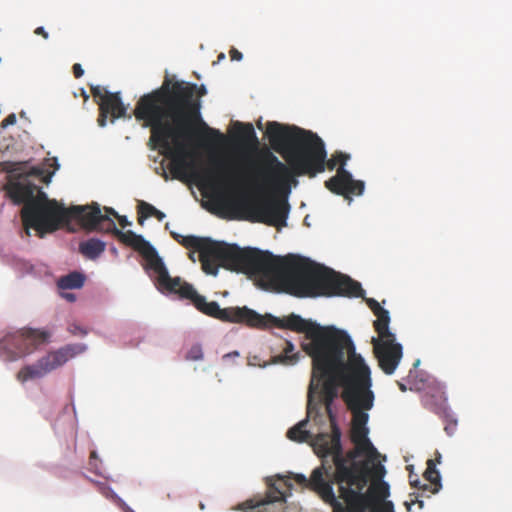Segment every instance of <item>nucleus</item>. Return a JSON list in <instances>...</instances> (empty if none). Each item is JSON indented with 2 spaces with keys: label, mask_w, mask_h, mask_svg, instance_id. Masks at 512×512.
<instances>
[{
  "label": "nucleus",
  "mask_w": 512,
  "mask_h": 512,
  "mask_svg": "<svg viewBox=\"0 0 512 512\" xmlns=\"http://www.w3.org/2000/svg\"><path fill=\"white\" fill-rule=\"evenodd\" d=\"M206 93L204 85L165 77L159 88L139 98L133 114L137 121L143 122V127L150 128L151 148H161L171 158L169 171L172 178L182 182L193 178L200 186L217 192L219 203L237 209L239 219L280 230L287 225L290 210L287 199L270 198L254 202L229 200L222 190L233 177L224 163L217 162L213 168L200 171L193 161L188 160L187 144L196 127L199 128L198 135L204 146L220 145L225 141L223 133L209 127L202 119L200 98Z\"/></svg>",
  "instance_id": "1"
},
{
  "label": "nucleus",
  "mask_w": 512,
  "mask_h": 512,
  "mask_svg": "<svg viewBox=\"0 0 512 512\" xmlns=\"http://www.w3.org/2000/svg\"><path fill=\"white\" fill-rule=\"evenodd\" d=\"M171 236L185 248L199 252L202 270L209 275L216 276L219 267H223L256 276L266 288L299 298L364 297L365 291L359 282L307 258L276 257L268 251L242 249L194 235L171 232Z\"/></svg>",
  "instance_id": "2"
},
{
  "label": "nucleus",
  "mask_w": 512,
  "mask_h": 512,
  "mask_svg": "<svg viewBox=\"0 0 512 512\" xmlns=\"http://www.w3.org/2000/svg\"><path fill=\"white\" fill-rule=\"evenodd\" d=\"M266 134L274 151L279 153L288 165L281 162L271 151L262 154L264 175L267 181L278 188L289 189L295 176L315 177L325 168L333 170L339 165L336 174L325 181L332 193L343 196L349 203L352 196H360L365 189L362 180L353 179L345 169L350 156L336 152L326 162L327 153L322 139L315 133L294 125H285L275 121L267 122Z\"/></svg>",
  "instance_id": "3"
},
{
  "label": "nucleus",
  "mask_w": 512,
  "mask_h": 512,
  "mask_svg": "<svg viewBox=\"0 0 512 512\" xmlns=\"http://www.w3.org/2000/svg\"><path fill=\"white\" fill-rule=\"evenodd\" d=\"M201 312L223 322L245 324L252 328L277 327L305 333L310 342L303 343L302 349L312 358V377L308 388L310 415L315 408L314 393L323 375L357 354L351 337L345 331L322 327L296 314L280 319L271 314L261 315L246 306L220 308L215 301H206Z\"/></svg>",
  "instance_id": "4"
},
{
  "label": "nucleus",
  "mask_w": 512,
  "mask_h": 512,
  "mask_svg": "<svg viewBox=\"0 0 512 512\" xmlns=\"http://www.w3.org/2000/svg\"><path fill=\"white\" fill-rule=\"evenodd\" d=\"M331 433L318 434L312 443L315 453L322 458V465L315 468L310 478H306L303 474H290L287 476L275 475L265 479L267 491L264 497L259 499H249L238 505V509L244 512H282L286 499L291 495L292 483L291 479L301 486L303 489H309L317 493L321 498L322 495L313 488L310 481H312L314 473L319 470L322 475V481L325 484L332 486V482H328L324 478V474H328L325 468V459L331 457L337 471L338 460L342 459L345 464L351 465L352 463H367L366 461H357L358 456H366L373 458L377 454L376 448L373 446L368 438L367 427H356L351 425V441L354 443L355 448L348 451L343 455L341 445V430L338 427L335 416H331ZM332 492L333 487H331ZM335 495V493H333Z\"/></svg>",
  "instance_id": "5"
},
{
  "label": "nucleus",
  "mask_w": 512,
  "mask_h": 512,
  "mask_svg": "<svg viewBox=\"0 0 512 512\" xmlns=\"http://www.w3.org/2000/svg\"><path fill=\"white\" fill-rule=\"evenodd\" d=\"M372 379L369 366L360 354H355L345 362L334 368L328 374L323 375L319 381V388L314 393V404L311 415L307 409V418L320 416L322 406L331 421V406L338 397V389L341 387V397L352 412V426L367 427L369 415L366 411L372 409L374 393L371 390Z\"/></svg>",
  "instance_id": "6"
},
{
  "label": "nucleus",
  "mask_w": 512,
  "mask_h": 512,
  "mask_svg": "<svg viewBox=\"0 0 512 512\" xmlns=\"http://www.w3.org/2000/svg\"><path fill=\"white\" fill-rule=\"evenodd\" d=\"M8 182L4 189L15 204H23L21 219L26 236L34 229L39 237L56 231L66 224V208L56 200L48 199L45 192L32 178H40L43 171L33 167L27 170L26 163H11Z\"/></svg>",
  "instance_id": "7"
},
{
  "label": "nucleus",
  "mask_w": 512,
  "mask_h": 512,
  "mask_svg": "<svg viewBox=\"0 0 512 512\" xmlns=\"http://www.w3.org/2000/svg\"><path fill=\"white\" fill-rule=\"evenodd\" d=\"M368 463H352L346 465L340 459L337 463V471H334L332 485H338L339 497L343 499L346 507L342 504L345 512H367L386 502L389 496L388 483L379 480L374 481L364 491L369 481Z\"/></svg>",
  "instance_id": "8"
},
{
  "label": "nucleus",
  "mask_w": 512,
  "mask_h": 512,
  "mask_svg": "<svg viewBox=\"0 0 512 512\" xmlns=\"http://www.w3.org/2000/svg\"><path fill=\"white\" fill-rule=\"evenodd\" d=\"M116 238L141 254L147 263V268L157 274V282L162 290L177 294L182 299L190 300L196 309L201 312L206 298L198 294L191 284L183 281L180 277L172 278L155 248L143 236L131 230L125 232L116 230Z\"/></svg>",
  "instance_id": "9"
},
{
  "label": "nucleus",
  "mask_w": 512,
  "mask_h": 512,
  "mask_svg": "<svg viewBox=\"0 0 512 512\" xmlns=\"http://www.w3.org/2000/svg\"><path fill=\"white\" fill-rule=\"evenodd\" d=\"M116 238L141 254L147 263V268L157 274V282L162 290L177 294L182 299L190 300L196 309L201 312L206 298L198 294L191 284L183 281L180 277L172 278L155 248L143 236L131 230L125 232L116 230Z\"/></svg>",
  "instance_id": "10"
},
{
  "label": "nucleus",
  "mask_w": 512,
  "mask_h": 512,
  "mask_svg": "<svg viewBox=\"0 0 512 512\" xmlns=\"http://www.w3.org/2000/svg\"><path fill=\"white\" fill-rule=\"evenodd\" d=\"M116 238L141 254L147 263V268L157 274V282L162 290L177 294L182 299L190 300L196 309L201 312L206 298L198 294L191 284L183 281L180 277L172 278L155 248L143 236L131 230L125 232L116 230Z\"/></svg>",
  "instance_id": "11"
},
{
  "label": "nucleus",
  "mask_w": 512,
  "mask_h": 512,
  "mask_svg": "<svg viewBox=\"0 0 512 512\" xmlns=\"http://www.w3.org/2000/svg\"><path fill=\"white\" fill-rule=\"evenodd\" d=\"M85 350V344L76 343L65 345L58 350L49 352L36 363L23 366L18 371L16 378L21 383L42 378L46 374L63 366L69 359L83 353Z\"/></svg>",
  "instance_id": "12"
},
{
  "label": "nucleus",
  "mask_w": 512,
  "mask_h": 512,
  "mask_svg": "<svg viewBox=\"0 0 512 512\" xmlns=\"http://www.w3.org/2000/svg\"><path fill=\"white\" fill-rule=\"evenodd\" d=\"M49 333L43 330L23 328L6 334L0 340V357L7 362L16 361L47 341Z\"/></svg>",
  "instance_id": "13"
},
{
  "label": "nucleus",
  "mask_w": 512,
  "mask_h": 512,
  "mask_svg": "<svg viewBox=\"0 0 512 512\" xmlns=\"http://www.w3.org/2000/svg\"><path fill=\"white\" fill-rule=\"evenodd\" d=\"M372 344L379 367L385 374H393L402 358L401 344L396 343L395 338L385 340L373 338Z\"/></svg>",
  "instance_id": "14"
},
{
  "label": "nucleus",
  "mask_w": 512,
  "mask_h": 512,
  "mask_svg": "<svg viewBox=\"0 0 512 512\" xmlns=\"http://www.w3.org/2000/svg\"><path fill=\"white\" fill-rule=\"evenodd\" d=\"M99 104V117L98 125L104 127L107 123V118L111 116V122H114L119 118H131V115H127V108L123 104L120 92H109L105 91L102 101Z\"/></svg>",
  "instance_id": "15"
},
{
  "label": "nucleus",
  "mask_w": 512,
  "mask_h": 512,
  "mask_svg": "<svg viewBox=\"0 0 512 512\" xmlns=\"http://www.w3.org/2000/svg\"><path fill=\"white\" fill-rule=\"evenodd\" d=\"M66 212V224L69 223L71 219H75L88 231H94V229L97 228V223L102 214L98 203L86 206L74 205L66 208Z\"/></svg>",
  "instance_id": "16"
},
{
  "label": "nucleus",
  "mask_w": 512,
  "mask_h": 512,
  "mask_svg": "<svg viewBox=\"0 0 512 512\" xmlns=\"http://www.w3.org/2000/svg\"><path fill=\"white\" fill-rule=\"evenodd\" d=\"M447 399L444 391L439 388H429L422 395V404L425 408L437 415H446Z\"/></svg>",
  "instance_id": "17"
},
{
  "label": "nucleus",
  "mask_w": 512,
  "mask_h": 512,
  "mask_svg": "<svg viewBox=\"0 0 512 512\" xmlns=\"http://www.w3.org/2000/svg\"><path fill=\"white\" fill-rule=\"evenodd\" d=\"M322 480L321 472L317 470L310 484L322 495V500L332 507L333 512H345L342 503L334 496L331 486L323 483Z\"/></svg>",
  "instance_id": "18"
},
{
  "label": "nucleus",
  "mask_w": 512,
  "mask_h": 512,
  "mask_svg": "<svg viewBox=\"0 0 512 512\" xmlns=\"http://www.w3.org/2000/svg\"><path fill=\"white\" fill-rule=\"evenodd\" d=\"M300 359V352L295 351L294 344L289 340L283 341L282 352L272 356L268 364H280L284 366L295 365ZM267 363L263 365L265 367Z\"/></svg>",
  "instance_id": "19"
},
{
  "label": "nucleus",
  "mask_w": 512,
  "mask_h": 512,
  "mask_svg": "<svg viewBox=\"0 0 512 512\" xmlns=\"http://www.w3.org/2000/svg\"><path fill=\"white\" fill-rule=\"evenodd\" d=\"M234 137L242 144H258V139L251 123L236 122L234 125Z\"/></svg>",
  "instance_id": "20"
},
{
  "label": "nucleus",
  "mask_w": 512,
  "mask_h": 512,
  "mask_svg": "<svg viewBox=\"0 0 512 512\" xmlns=\"http://www.w3.org/2000/svg\"><path fill=\"white\" fill-rule=\"evenodd\" d=\"M105 248V242L97 238H90L79 244V252L86 258L92 260L98 258L105 251Z\"/></svg>",
  "instance_id": "21"
},
{
  "label": "nucleus",
  "mask_w": 512,
  "mask_h": 512,
  "mask_svg": "<svg viewBox=\"0 0 512 512\" xmlns=\"http://www.w3.org/2000/svg\"><path fill=\"white\" fill-rule=\"evenodd\" d=\"M441 455L437 453L436 459H429L427 461V468L424 472V477L427 481L430 482V489H428L431 493H437L441 488V477L439 471L436 469V462H440Z\"/></svg>",
  "instance_id": "22"
},
{
  "label": "nucleus",
  "mask_w": 512,
  "mask_h": 512,
  "mask_svg": "<svg viewBox=\"0 0 512 512\" xmlns=\"http://www.w3.org/2000/svg\"><path fill=\"white\" fill-rule=\"evenodd\" d=\"M377 319L374 321V329L378 333L376 340H385L395 338V335L389 330L390 316L386 309L375 314Z\"/></svg>",
  "instance_id": "23"
},
{
  "label": "nucleus",
  "mask_w": 512,
  "mask_h": 512,
  "mask_svg": "<svg viewBox=\"0 0 512 512\" xmlns=\"http://www.w3.org/2000/svg\"><path fill=\"white\" fill-rule=\"evenodd\" d=\"M85 276L79 272H71L68 275L61 277L57 286L59 289H79L84 285Z\"/></svg>",
  "instance_id": "24"
},
{
  "label": "nucleus",
  "mask_w": 512,
  "mask_h": 512,
  "mask_svg": "<svg viewBox=\"0 0 512 512\" xmlns=\"http://www.w3.org/2000/svg\"><path fill=\"white\" fill-rule=\"evenodd\" d=\"M308 420H302L297 425L290 428L287 432V437L296 442H305L311 437V434L306 430Z\"/></svg>",
  "instance_id": "25"
},
{
  "label": "nucleus",
  "mask_w": 512,
  "mask_h": 512,
  "mask_svg": "<svg viewBox=\"0 0 512 512\" xmlns=\"http://www.w3.org/2000/svg\"><path fill=\"white\" fill-rule=\"evenodd\" d=\"M116 230H119L116 227V224L112 218L108 215L101 214L99 222L97 223V228L94 231L112 233L116 237Z\"/></svg>",
  "instance_id": "26"
},
{
  "label": "nucleus",
  "mask_w": 512,
  "mask_h": 512,
  "mask_svg": "<svg viewBox=\"0 0 512 512\" xmlns=\"http://www.w3.org/2000/svg\"><path fill=\"white\" fill-rule=\"evenodd\" d=\"M137 209H138V223L140 225H143L144 221L148 217L153 216L157 210L153 205H151L145 201H139L138 205H137Z\"/></svg>",
  "instance_id": "27"
},
{
  "label": "nucleus",
  "mask_w": 512,
  "mask_h": 512,
  "mask_svg": "<svg viewBox=\"0 0 512 512\" xmlns=\"http://www.w3.org/2000/svg\"><path fill=\"white\" fill-rule=\"evenodd\" d=\"M186 360L190 361H198L203 359V351L202 347L199 344L193 345L187 352L185 356Z\"/></svg>",
  "instance_id": "28"
},
{
  "label": "nucleus",
  "mask_w": 512,
  "mask_h": 512,
  "mask_svg": "<svg viewBox=\"0 0 512 512\" xmlns=\"http://www.w3.org/2000/svg\"><path fill=\"white\" fill-rule=\"evenodd\" d=\"M368 511H371V512H394L393 503L391 501H386L378 506H375V508H370Z\"/></svg>",
  "instance_id": "29"
},
{
  "label": "nucleus",
  "mask_w": 512,
  "mask_h": 512,
  "mask_svg": "<svg viewBox=\"0 0 512 512\" xmlns=\"http://www.w3.org/2000/svg\"><path fill=\"white\" fill-rule=\"evenodd\" d=\"M68 331L72 334V335H86L87 334V330L83 327H81L79 324L77 323H71L69 326H68Z\"/></svg>",
  "instance_id": "30"
},
{
  "label": "nucleus",
  "mask_w": 512,
  "mask_h": 512,
  "mask_svg": "<svg viewBox=\"0 0 512 512\" xmlns=\"http://www.w3.org/2000/svg\"><path fill=\"white\" fill-rule=\"evenodd\" d=\"M365 302L368 305V307L372 310V312L375 314H378V312L382 311L384 308L380 306L378 301H376L373 298H365Z\"/></svg>",
  "instance_id": "31"
},
{
  "label": "nucleus",
  "mask_w": 512,
  "mask_h": 512,
  "mask_svg": "<svg viewBox=\"0 0 512 512\" xmlns=\"http://www.w3.org/2000/svg\"><path fill=\"white\" fill-rule=\"evenodd\" d=\"M446 417V424H445V431L448 435H453L455 430H456V426H457V421L456 420H453V419H448V415H444Z\"/></svg>",
  "instance_id": "32"
},
{
  "label": "nucleus",
  "mask_w": 512,
  "mask_h": 512,
  "mask_svg": "<svg viewBox=\"0 0 512 512\" xmlns=\"http://www.w3.org/2000/svg\"><path fill=\"white\" fill-rule=\"evenodd\" d=\"M105 89L101 86H92L91 87V93L94 98L99 99V101H102L105 93Z\"/></svg>",
  "instance_id": "33"
},
{
  "label": "nucleus",
  "mask_w": 512,
  "mask_h": 512,
  "mask_svg": "<svg viewBox=\"0 0 512 512\" xmlns=\"http://www.w3.org/2000/svg\"><path fill=\"white\" fill-rule=\"evenodd\" d=\"M410 484H411V486L418 488V489H422L423 491H427L428 489H430V486L428 484L421 485L420 481L418 479L413 480L411 476H410Z\"/></svg>",
  "instance_id": "34"
},
{
  "label": "nucleus",
  "mask_w": 512,
  "mask_h": 512,
  "mask_svg": "<svg viewBox=\"0 0 512 512\" xmlns=\"http://www.w3.org/2000/svg\"><path fill=\"white\" fill-rule=\"evenodd\" d=\"M72 69H73V74H74L75 78H80L83 76L84 70L79 63L74 64Z\"/></svg>",
  "instance_id": "35"
},
{
  "label": "nucleus",
  "mask_w": 512,
  "mask_h": 512,
  "mask_svg": "<svg viewBox=\"0 0 512 512\" xmlns=\"http://www.w3.org/2000/svg\"><path fill=\"white\" fill-rule=\"evenodd\" d=\"M97 461H98L97 452L96 451H91L90 457H89V465L92 468L97 469Z\"/></svg>",
  "instance_id": "36"
},
{
  "label": "nucleus",
  "mask_w": 512,
  "mask_h": 512,
  "mask_svg": "<svg viewBox=\"0 0 512 512\" xmlns=\"http://www.w3.org/2000/svg\"><path fill=\"white\" fill-rule=\"evenodd\" d=\"M231 60L240 61L243 57L242 53L235 48H232L229 52Z\"/></svg>",
  "instance_id": "37"
},
{
  "label": "nucleus",
  "mask_w": 512,
  "mask_h": 512,
  "mask_svg": "<svg viewBox=\"0 0 512 512\" xmlns=\"http://www.w3.org/2000/svg\"><path fill=\"white\" fill-rule=\"evenodd\" d=\"M34 33H35L36 35H40V36H42L44 39H48V37H49L48 32H47L43 27H37V28L34 30Z\"/></svg>",
  "instance_id": "38"
},
{
  "label": "nucleus",
  "mask_w": 512,
  "mask_h": 512,
  "mask_svg": "<svg viewBox=\"0 0 512 512\" xmlns=\"http://www.w3.org/2000/svg\"><path fill=\"white\" fill-rule=\"evenodd\" d=\"M385 474V468L382 465H378L375 468V476L379 479H381Z\"/></svg>",
  "instance_id": "39"
},
{
  "label": "nucleus",
  "mask_w": 512,
  "mask_h": 512,
  "mask_svg": "<svg viewBox=\"0 0 512 512\" xmlns=\"http://www.w3.org/2000/svg\"><path fill=\"white\" fill-rule=\"evenodd\" d=\"M117 218H118L119 224L122 228H125L131 224L125 216L118 215Z\"/></svg>",
  "instance_id": "40"
},
{
  "label": "nucleus",
  "mask_w": 512,
  "mask_h": 512,
  "mask_svg": "<svg viewBox=\"0 0 512 512\" xmlns=\"http://www.w3.org/2000/svg\"><path fill=\"white\" fill-rule=\"evenodd\" d=\"M158 221H162L164 218H165V214L160 211V210H156V212L154 213L153 215Z\"/></svg>",
  "instance_id": "41"
},
{
  "label": "nucleus",
  "mask_w": 512,
  "mask_h": 512,
  "mask_svg": "<svg viewBox=\"0 0 512 512\" xmlns=\"http://www.w3.org/2000/svg\"><path fill=\"white\" fill-rule=\"evenodd\" d=\"M62 296L69 302H73L76 299L75 295L72 293H63Z\"/></svg>",
  "instance_id": "42"
},
{
  "label": "nucleus",
  "mask_w": 512,
  "mask_h": 512,
  "mask_svg": "<svg viewBox=\"0 0 512 512\" xmlns=\"http://www.w3.org/2000/svg\"><path fill=\"white\" fill-rule=\"evenodd\" d=\"M239 356V353L237 351H233V352H230V353H227L223 356V358H230V357H238Z\"/></svg>",
  "instance_id": "43"
},
{
  "label": "nucleus",
  "mask_w": 512,
  "mask_h": 512,
  "mask_svg": "<svg viewBox=\"0 0 512 512\" xmlns=\"http://www.w3.org/2000/svg\"><path fill=\"white\" fill-rule=\"evenodd\" d=\"M105 210L107 213L114 215L115 217L118 216L117 212L113 208H106Z\"/></svg>",
  "instance_id": "44"
},
{
  "label": "nucleus",
  "mask_w": 512,
  "mask_h": 512,
  "mask_svg": "<svg viewBox=\"0 0 512 512\" xmlns=\"http://www.w3.org/2000/svg\"><path fill=\"white\" fill-rule=\"evenodd\" d=\"M398 386L402 392H405L407 390L406 386L401 382H398Z\"/></svg>",
  "instance_id": "45"
},
{
  "label": "nucleus",
  "mask_w": 512,
  "mask_h": 512,
  "mask_svg": "<svg viewBox=\"0 0 512 512\" xmlns=\"http://www.w3.org/2000/svg\"><path fill=\"white\" fill-rule=\"evenodd\" d=\"M189 258H190L193 262H195V255H194V252L189 253Z\"/></svg>",
  "instance_id": "46"
},
{
  "label": "nucleus",
  "mask_w": 512,
  "mask_h": 512,
  "mask_svg": "<svg viewBox=\"0 0 512 512\" xmlns=\"http://www.w3.org/2000/svg\"><path fill=\"white\" fill-rule=\"evenodd\" d=\"M125 512H135L134 510H132L130 507L126 506L125 507Z\"/></svg>",
  "instance_id": "47"
},
{
  "label": "nucleus",
  "mask_w": 512,
  "mask_h": 512,
  "mask_svg": "<svg viewBox=\"0 0 512 512\" xmlns=\"http://www.w3.org/2000/svg\"><path fill=\"white\" fill-rule=\"evenodd\" d=\"M163 177L165 178V180H168V174L165 171L163 173Z\"/></svg>",
  "instance_id": "48"
},
{
  "label": "nucleus",
  "mask_w": 512,
  "mask_h": 512,
  "mask_svg": "<svg viewBox=\"0 0 512 512\" xmlns=\"http://www.w3.org/2000/svg\"><path fill=\"white\" fill-rule=\"evenodd\" d=\"M199 507H200L201 510H203L205 508V506H204V504L202 502L199 504Z\"/></svg>",
  "instance_id": "49"
},
{
  "label": "nucleus",
  "mask_w": 512,
  "mask_h": 512,
  "mask_svg": "<svg viewBox=\"0 0 512 512\" xmlns=\"http://www.w3.org/2000/svg\"><path fill=\"white\" fill-rule=\"evenodd\" d=\"M224 57H225V56H224V54H221V55L219 56V58H220V59H223Z\"/></svg>",
  "instance_id": "50"
},
{
  "label": "nucleus",
  "mask_w": 512,
  "mask_h": 512,
  "mask_svg": "<svg viewBox=\"0 0 512 512\" xmlns=\"http://www.w3.org/2000/svg\"><path fill=\"white\" fill-rule=\"evenodd\" d=\"M83 96H84V98H85V99H87V98H88V96H87V95H86V93H84V92H83Z\"/></svg>",
  "instance_id": "51"
}]
</instances>
